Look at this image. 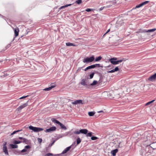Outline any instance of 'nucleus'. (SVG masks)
Here are the masks:
<instances>
[{"instance_id": "20", "label": "nucleus", "mask_w": 156, "mask_h": 156, "mask_svg": "<svg viewBox=\"0 0 156 156\" xmlns=\"http://www.w3.org/2000/svg\"><path fill=\"white\" fill-rule=\"evenodd\" d=\"M19 139L20 140H23V141H22L21 142H22L23 143H26V142L27 140L25 138H23L22 137H19Z\"/></svg>"}, {"instance_id": "12", "label": "nucleus", "mask_w": 156, "mask_h": 156, "mask_svg": "<svg viewBox=\"0 0 156 156\" xmlns=\"http://www.w3.org/2000/svg\"><path fill=\"white\" fill-rule=\"evenodd\" d=\"M156 79V73H155L154 74L152 75L151 76H150L148 80H149L151 81H153L154 80Z\"/></svg>"}, {"instance_id": "45", "label": "nucleus", "mask_w": 156, "mask_h": 156, "mask_svg": "<svg viewBox=\"0 0 156 156\" xmlns=\"http://www.w3.org/2000/svg\"><path fill=\"white\" fill-rule=\"evenodd\" d=\"M30 148V147L29 145H27V146H25V148L26 149H28Z\"/></svg>"}, {"instance_id": "34", "label": "nucleus", "mask_w": 156, "mask_h": 156, "mask_svg": "<svg viewBox=\"0 0 156 156\" xmlns=\"http://www.w3.org/2000/svg\"><path fill=\"white\" fill-rule=\"evenodd\" d=\"M92 135V133L91 132H90L88 133H87L86 134V136H90V137Z\"/></svg>"}, {"instance_id": "21", "label": "nucleus", "mask_w": 156, "mask_h": 156, "mask_svg": "<svg viewBox=\"0 0 156 156\" xmlns=\"http://www.w3.org/2000/svg\"><path fill=\"white\" fill-rule=\"evenodd\" d=\"M59 154H55L54 155H53L51 153H48L46 154V156H59Z\"/></svg>"}, {"instance_id": "43", "label": "nucleus", "mask_w": 156, "mask_h": 156, "mask_svg": "<svg viewBox=\"0 0 156 156\" xmlns=\"http://www.w3.org/2000/svg\"><path fill=\"white\" fill-rule=\"evenodd\" d=\"M27 151V150L25 148H24V149H23V150H22L21 151V152L23 153V152H26Z\"/></svg>"}, {"instance_id": "38", "label": "nucleus", "mask_w": 156, "mask_h": 156, "mask_svg": "<svg viewBox=\"0 0 156 156\" xmlns=\"http://www.w3.org/2000/svg\"><path fill=\"white\" fill-rule=\"evenodd\" d=\"M76 2L78 4H80L82 3V0H77V1H76Z\"/></svg>"}, {"instance_id": "30", "label": "nucleus", "mask_w": 156, "mask_h": 156, "mask_svg": "<svg viewBox=\"0 0 156 156\" xmlns=\"http://www.w3.org/2000/svg\"><path fill=\"white\" fill-rule=\"evenodd\" d=\"M77 144H79L81 142V140L80 138H78L76 140Z\"/></svg>"}, {"instance_id": "7", "label": "nucleus", "mask_w": 156, "mask_h": 156, "mask_svg": "<svg viewBox=\"0 0 156 156\" xmlns=\"http://www.w3.org/2000/svg\"><path fill=\"white\" fill-rule=\"evenodd\" d=\"M117 143H115L116 144V147L121 148L122 147L123 144H122V141L120 140H117Z\"/></svg>"}, {"instance_id": "57", "label": "nucleus", "mask_w": 156, "mask_h": 156, "mask_svg": "<svg viewBox=\"0 0 156 156\" xmlns=\"http://www.w3.org/2000/svg\"><path fill=\"white\" fill-rule=\"evenodd\" d=\"M54 143V141L53 142L52 144V145Z\"/></svg>"}, {"instance_id": "14", "label": "nucleus", "mask_w": 156, "mask_h": 156, "mask_svg": "<svg viewBox=\"0 0 156 156\" xmlns=\"http://www.w3.org/2000/svg\"><path fill=\"white\" fill-rule=\"evenodd\" d=\"M3 151L6 155H8L9 154L7 148V146L3 147Z\"/></svg>"}, {"instance_id": "22", "label": "nucleus", "mask_w": 156, "mask_h": 156, "mask_svg": "<svg viewBox=\"0 0 156 156\" xmlns=\"http://www.w3.org/2000/svg\"><path fill=\"white\" fill-rule=\"evenodd\" d=\"M71 5V4H69L67 5H64V6H61L59 8V9H63L65 8L66 7H67L68 6H70Z\"/></svg>"}, {"instance_id": "56", "label": "nucleus", "mask_w": 156, "mask_h": 156, "mask_svg": "<svg viewBox=\"0 0 156 156\" xmlns=\"http://www.w3.org/2000/svg\"><path fill=\"white\" fill-rule=\"evenodd\" d=\"M103 112V111H100L99 112H99H99Z\"/></svg>"}, {"instance_id": "18", "label": "nucleus", "mask_w": 156, "mask_h": 156, "mask_svg": "<svg viewBox=\"0 0 156 156\" xmlns=\"http://www.w3.org/2000/svg\"><path fill=\"white\" fill-rule=\"evenodd\" d=\"M102 57L101 56H99L97 57L95 59V62L99 61L102 59Z\"/></svg>"}, {"instance_id": "44", "label": "nucleus", "mask_w": 156, "mask_h": 156, "mask_svg": "<svg viewBox=\"0 0 156 156\" xmlns=\"http://www.w3.org/2000/svg\"><path fill=\"white\" fill-rule=\"evenodd\" d=\"M28 96V95H27V96H23V97H22L21 98H20L19 99H23V98H26Z\"/></svg>"}, {"instance_id": "49", "label": "nucleus", "mask_w": 156, "mask_h": 156, "mask_svg": "<svg viewBox=\"0 0 156 156\" xmlns=\"http://www.w3.org/2000/svg\"><path fill=\"white\" fill-rule=\"evenodd\" d=\"M6 144H7V143L6 142H5L4 143L3 147L6 146Z\"/></svg>"}, {"instance_id": "26", "label": "nucleus", "mask_w": 156, "mask_h": 156, "mask_svg": "<svg viewBox=\"0 0 156 156\" xmlns=\"http://www.w3.org/2000/svg\"><path fill=\"white\" fill-rule=\"evenodd\" d=\"M54 87H55V86H51L50 87H49L48 88L44 89V90L45 91H48V90H51V89L52 88H53Z\"/></svg>"}, {"instance_id": "46", "label": "nucleus", "mask_w": 156, "mask_h": 156, "mask_svg": "<svg viewBox=\"0 0 156 156\" xmlns=\"http://www.w3.org/2000/svg\"><path fill=\"white\" fill-rule=\"evenodd\" d=\"M38 141L39 143H41V142L42 141V140L41 139L38 138Z\"/></svg>"}, {"instance_id": "11", "label": "nucleus", "mask_w": 156, "mask_h": 156, "mask_svg": "<svg viewBox=\"0 0 156 156\" xmlns=\"http://www.w3.org/2000/svg\"><path fill=\"white\" fill-rule=\"evenodd\" d=\"M149 2V1H146L144 2H142L140 4L136 5V8H139L140 7H141L143 6L146 5Z\"/></svg>"}, {"instance_id": "19", "label": "nucleus", "mask_w": 156, "mask_h": 156, "mask_svg": "<svg viewBox=\"0 0 156 156\" xmlns=\"http://www.w3.org/2000/svg\"><path fill=\"white\" fill-rule=\"evenodd\" d=\"M59 125L60 126L62 129L64 130H66V128L64 126V125L62 124L60 122Z\"/></svg>"}, {"instance_id": "2", "label": "nucleus", "mask_w": 156, "mask_h": 156, "mask_svg": "<svg viewBox=\"0 0 156 156\" xmlns=\"http://www.w3.org/2000/svg\"><path fill=\"white\" fill-rule=\"evenodd\" d=\"M116 59L117 58H112L109 59V61L112 64L114 65L118 64L122 61V60L116 61Z\"/></svg>"}, {"instance_id": "40", "label": "nucleus", "mask_w": 156, "mask_h": 156, "mask_svg": "<svg viewBox=\"0 0 156 156\" xmlns=\"http://www.w3.org/2000/svg\"><path fill=\"white\" fill-rule=\"evenodd\" d=\"M120 97V95L119 94L115 96V98L116 99H119Z\"/></svg>"}, {"instance_id": "60", "label": "nucleus", "mask_w": 156, "mask_h": 156, "mask_svg": "<svg viewBox=\"0 0 156 156\" xmlns=\"http://www.w3.org/2000/svg\"><path fill=\"white\" fill-rule=\"evenodd\" d=\"M22 140V141H23V140Z\"/></svg>"}, {"instance_id": "24", "label": "nucleus", "mask_w": 156, "mask_h": 156, "mask_svg": "<svg viewBox=\"0 0 156 156\" xmlns=\"http://www.w3.org/2000/svg\"><path fill=\"white\" fill-rule=\"evenodd\" d=\"M66 44L67 46H75V44L70 42L67 43H66Z\"/></svg>"}, {"instance_id": "42", "label": "nucleus", "mask_w": 156, "mask_h": 156, "mask_svg": "<svg viewBox=\"0 0 156 156\" xmlns=\"http://www.w3.org/2000/svg\"><path fill=\"white\" fill-rule=\"evenodd\" d=\"M115 72L113 69L110 70V71H107L108 73H113Z\"/></svg>"}, {"instance_id": "53", "label": "nucleus", "mask_w": 156, "mask_h": 156, "mask_svg": "<svg viewBox=\"0 0 156 156\" xmlns=\"http://www.w3.org/2000/svg\"><path fill=\"white\" fill-rule=\"evenodd\" d=\"M8 75L9 74H8L6 73V74H5V75L3 76H4V77H5Z\"/></svg>"}, {"instance_id": "52", "label": "nucleus", "mask_w": 156, "mask_h": 156, "mask_svg": "<svg viewBox=\"0 0 156 156\" xmlns=\"http://www.w3.org/2000/svg\"><path fill=\"white\" fill-rule=\"evenodd\" d=\"M105 7H101L100 9V10H102Z\"/></svg>"}, {"instance_id": "41", "label": "nucleus", "mask_w": 156, "mask_h": 156, "mask_svg": "<svg viewBox=\"0 0 156 156\" xmlns=\"http://www.w3.org/2000/svg\"><path fill=\"white\" fill-rule=\"evenodd\" d=\"M92 10H93V9H86V11H87V12H89L92 11Z\"/></svg>"}, {"instance_id": "17", "label": "nucleus", "mask_w": 156, "mask_h": 156, "mask_svg": "<svg viewBox=\"0 0 156 156\" xmlns=\"http://www.w3.org/2000/svg\"><path fill=\"white\" fill-rule=\"evenodd\" d=\"M115 2L113 1H108L107 2V4H109V5H108L107 7L108 8L110 6L112 5L115 4Z\"/></svg>"}, {"instance_id": "3", "label": "nucleus", "mask_w": 156, "mask_h": 156, "mask_svg": "<svg viewBox=\"0 0 156 156\" xmlns=\"http://www.w3.org/2000/svg\"><path fill=\"white\" fill-rule=\"evenodd\" d=\"M156 30V28H154L150 30H145L144 29L142 30L141 29H139L138 31L136 32V33H150L152 32H154Z\"/></svg>"}, {"instance_id": "58", "label": "nucleus", "mask_w": 156, "mask_h": 156, "mask_svg": "<svg viewBox=\"0 0 156 156\" xmlns=\"http://www.w3.org/2000/svg\"><path fill=\"white\" fill-rule=\"evenodd\" d=\"M110 67V66H108V67Z\"/></svg>"}, {"instance_id": "25", "label": "nucleus", "mask_w": 156, "mask_h": 156, "mask_svg": "<svg viewBox=\"0 0 156 156\" xmlns=\"http://www.w3.org/2000/svg\"><path fill=\"white\" fill-rule=\"evenodd\" d=\"M10 146L12 148H17L18 147V146L16 145L10 144Z\"/></svg>"}, {"instance_id": "32", "label": "nucleus", "mask_w": 156, "mask_h": 156, "mask_svg": "<svg viewBox=\"0 0 156 156\" xmlns=\"http://www.w3.org/2000/svg\"><path fill=\"white\" fill-rule=\"evenodd\" d=\"M22 142L20 141H18L17 140H14L13 142V143L15 144H19L21 143Z\"/></svg>"}, {"instance_id": "37", "label": "nucleus", "mask_w": 156, "mask_h": 156, "mask_svg": "<svg viewBox=\"0 0 156 156\" xmlns=\"http://www.w3.org/2000/svg\"><path fill=\"white\" fill-rule=\"evenodd\" d=\"M94 73H91L90 75V79L92 78L94 76Z\"/></svg>"}, {"instance_id": "15", "label": "nucleus", "mask_w": 156, "mask_h": 156, "mask_svg": "<svg viewBox=\"0 0 156 156\" xmlns=\"http://www.w3.org/2000/svg\"><path fill=\"white\" fill-rule=\"evenodd\" d=\"M88 130L86 129H80L81 133L86 134L88 132Z\"/></svg>"}, {"instance_id": "59", "label": "nucleus", "mask_w": 156, "mask_h": 156, "mask_svg": "<svg viewBox=\"0 0 156 156\" xmlns=\"http://www.w3.org/2000/svg\"><path fill=\"white\" fill-rule=\"evenodd\" d=\"M61 136V137H62V136Z\"/></svg>"}, {"instance_id": "33", "label": "nucleus", "mask_w": 156, "mask_h": 156, "mask_svg": "<svg viewBox=\"0 0 156 156\" xmlns=\"http://www.w3.org/2000/svg\"><path fill=\"white\" fill-rule=\"evenodd\" d=\"M154 101H155L154 100H152V101H150L148 102L146 104V105L147 106V105H150V104H151Z\"/></svg>"}, {"instance_id": "16", "label": "nucleus", "mask_w": 156, "mask_h": 156, "mask_svg": "<svg viewBox=\"0 0 156 156\" xmlns=\"http://www.w3.org/2000/svg\"><path fill=\"white\" fill-rule=\"evenodd\" d=\"M118 151V150L117 149H115L111 151V154H112L113 156L115 155L116 153Z\"/></svg>"}, {"instance_id": "39", "label": "nucleus", "mask_w": 156, "mask_h": 156, "mask_svg": "<svg viewBox=\"0 0 156 156\" xmlns=\"http://www.w3.org/2000/svg\"><path fill=\"white\" fill-rule=\"evenodd\" d=\"M97 139V137L96 136H92L91 137V139L92 140H95Z\"/></svg>"}, {"instance_id": "5", "label": "nucleus", "mask_w": 156, "mask_h": 156, "mask_svg": "<svg viewBox=\"0 0 156 156\" xmlns=\"http://www.w3.org/2000/svg\"><path fill=\"white\" fill-rule=\"evenodd\" d=\"M28 101H27V103H24L18 107L16 110L18 112H20L22 109L27 106V102Z\"/></svg>"}, {"instance_id": "23", "label": "nucleus", "mask_w": 156, "mask_h": 156, "mask_svg": "<svg viewBox=\"0 0 156 156\" xmlns=\"http://www.w3.org/2000/svg\"><path fill=\"white\" fill-rule=\"evenodd\" d=\"M51 121L54 122L55 123H56L59 124L60 123L58 121V120H56L55 119H51Z\"/></svg>"}, {"instance_id": "29", "label": "nucleus", "mask_w": 156, "mask_h": 156, "mask_svg": "<svg viewBox=\"0 0 156 156\" xmlns=\"http://www.w3.org/2000/svg\"><path fill=\"white\" fill-rule=\"evenodd\" d=\"M81 84L83 86L85 85L86 83H85V80L84 79H83L82 80L81 82Z\"/></svg>"}, {"instance_id": "13", "label": "nucleus", "mask_w": 156, "mask_h": 156, "mask_svg": "<svg viewBox=\"0 0 156 156\" xmlns=\"http://www.w3.org/2000/svg\"><path fill=\"white\" fill-rule=\"evenodd\" d=\"M72 145H71L70 146L66 148L63 151L62 154H64L66 153L68 151H69L70 149L71 148Z\"/></svg>"}, {"instance_id": "6", "label": "nucleus", "mask_w": 156, "mask_h": 156, "mask_svg": "<svg viewBox=\"0 0 156 156\" xmlns=\"http://www.w3.org/2000/svg\"><path fill=\"white\" fill-rule=\"evenodd\" d=\"M56 129V127L55 126H52L50 128L46 129L44 130L46 133H51L55 131Z\"/></svg>"}, {"instance_id": "10", "label": "nucleus", "mask_w": 156, "mask_h": 156, "mask_svg": "<svg viewBox=\"0 0 156 156\" xmlns=\"http://www.w3.org/2000/svg\"><path fill=\"white\" fill-rule=\"evenodd\" d=\"M149 2V1H146L144 2H142L140 4L136 5V8H139L140 7H141L143 6L146 5Z\"/></svg>"}, {"instance_id": "47", "label": "nucleus", "mask_w": 156, "mask_h": 156, "mask_svg": "<svg viewBox=\"0 0 156 156\" xmlns=\"http://www.w3.org/2000/svg\"><path fill=\"white\" fill-rule=\"evenodd\" d=\"M110 30V29H109L107 30V31H106V32L104 34V35H105V34H107L108 32H109Z\"/></svg>"}, {"instance_id": "1", "label": "nucleus", "mask_w": 156, "mask_h": 156, "mask_svg": "<svg viewBox=\"0 0 156 156\" xmlns=\"http://www.w3.org/2000/svg\"><path fill=\"white\" fill-rule=\"evenodd\" d=\"M94 59V56L92 55L90 57H87L85 58L83 60V62L84 63H88L93 61Z\"/></svg>"}, {"instance_id": "27", "label": "nucleus", "mask_w": 156, "mask_h": 156, "mask_svg": "<svg viewBox=\"0 0 156 156\" xmlns=\"http://www.w3.org/2000/svg\"><path fill=\"white\" fill-rule=\"evenodd\" d=\"M95 114V112H88V114L89 116H93Z\"/></svg>"}, {"instance_id": "50", "label": "nucleus", "mask_w": 156, "mask_h": 156, "mask_svg": "<svg viewBox=\"0 0 156 156\" xmlns=\"http://www.w3.org/2000/svg\"><path fill=\"white\" fill-rule=\"evenodd\" d=\"M95 65H96V66H98V67H99L100 66V64H95Z\"/></svg>"}, {"instance_id": "31", "label": "nucleus", "mask_w": 156, "mask_h": 156, "mask_svg": "<svg viewBox=\"0 0 156 156\" xmlns=\"http://www.w3.org/2000/svg\"><path fill=\"white\" fill-rule=\"evenodd\" d=\"M96 67V65H93L88 66L89 69L94 68Z\"/></svg>"}, {"instance_id": "54", "label": "nucleus", "mask_w": 156, "mask_h": 156, "mask_svg": "<svg viewBox=\"0 0 156 156\" xmlns=\"http://www.w3.org/2000/svg\"><path fill=\"white\" fill-rule=\"evenodd\" d=\"M22 130V129H20V130H17L16 131V132H20V131H21Z\"/></svg>"}, {"instance_id": "48", "label": "nucleus", "mask_w": 156, "mask_h": 156, "mask_svg": "<svg viewBox=\"0 0 156 156\" xmlns=\"http://www.w3.org/2000/svg\"><path fill=\"white\" fill-rule=\"evenodd\" d=\"M16 133H17V132H16V131H14L11 134V135H13L15 134Z\"/></svg>"}, {"instance_id": "28", "label": "nucleus", "mask_w": 156, "mask_h": 156, "mask_svg": "<svg viewBox=\"0 0 156 156\" xmlns=\"http://www.w3.org/2000/svg\"><path fill=\"white\" fill-rule=\"evenodd\" d=\"M98 83V82L96 80H94L93 83L90 84V85L91 86H94L96 85Z\"/></svg>"}, {"instance_id": "35", "label": "nucleus", "mask_w": 156, "mask_h": 156, "mask_svg": "<svg viewBox=\"0 0 156 156\" xmlns=\"http://www.w3.org/2000/svg\"><path fill=\"white\" fill-rule=\"evenodd\" d=\"M80 132V130H79V131H75L74 132V133L75 134H80V133H81V132Z\"/></svg>"}, {"instance_id": "36", "label": "nucleus", "mask_w": 156, "mask_h": 156, "mask_svg": "<svg viewBox=\"0 0 156 156\" xmlns=\"http://www.w3.org/2000/svg\"><path fill=\"white\" fill-rule=\"evenodd\" d=\"M113 70L115 72H117L119 70V69L118 67H116Z\"/></svg>"}, {"instance_id": "55", "label": "nucleus", "mask_w": 156, "mask_h": 156, "mask_svg": "<svg viewBox=\"0 0 156 156\" xmlns=\"http://www.w3.org/2000/svg\"><path fill=\"white\" fill-rule=\"evenodd\" d=\"M80 68H79L77 70V72H78V71H80Z\"/></svg>"}, {"instance_id": "4", "label": "nucleus", "mask_w": 156, "mask_h": 156, "mask_svg": "<svg viewBox=\"0 0 156 156\" xmlns=\"http://www.w3.org/2000/svg\"><path fill=\"white\" fill-rule=\"evenodd\" d=\"M29 128L30 129L32 130L35 132H38L40 131H42L43 130V128L34 127L32 126H29Z\"/></svg>"}, {"instance_id": "9", "label": "nucleus", "mask_w": 156, "mask_h": 156, "mask_svg": "<svg viewBox=\"0 0 156 156\" xmlns=\"http://www.w3.org/2000/svg\"><path fill=\"white\" fill-rule=\"evenodd\" d=\"M13 29L14 30L15 37H16L19 35V28L17 27H16L15 28H13Z\"/></svg>"}, {"instance_id": "51", "label": "nucleus", "mask_w": 156, "mask_h": 156, "mask_svg": "<svg viewBox=\"0 0 156 156\" xmlns=\"http://www.w3.org/2000/svg\"><path fill=\"white\" fill-rule=\"evenodd\" d=\"M88 69V67H87L85 69H84V71H86L88 69Z\"/></svg>"}, {"instance_id": "8", "label": "nucleus", "mask_w": 156, "mask_h": 156, "mask_svg": "<svg viewBox=\"0 0 156 156\" xmlns=\"http://www.w3.org/2000/svg\"><path fill=\"white\" fill-rule=\"evenodd\" d=\"M84 102H83L82 100H79L75 101L73 102H72V104L73 105H76V104H84Z\"/></svg>"}]
</instances>
